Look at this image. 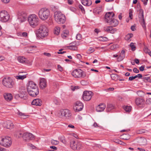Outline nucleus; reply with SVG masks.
<instances>
[{
	"instance_id": "1",
	"label": "nucleus",
	"mask_w": 151,
	"mask_h": 151,
	"mask_svg": "<svg viewBox=\"0 0 151 151\" xmlns=\"http://www.w3.org/2000/svg\"><path fill=\"white\" fill-rule=\"evenodd\" d=\"M27 89L29 95L32 97H36L39 93V90L36 83L32 81L29 82Z\"/></svg>"
},
{
	"instance_id": "2",
	"label": "nucleus",
	"mask_w": 151,
	"mask_h": 151,
	"mask_svg": "<svg viewBox=\"0 0 151 151\" xmlns=\"http://www.w3.org/2000/svg\"><path fill=\"white\" fill-rule=\"evenodd\" d=\"M114 16V14L113 12H108L105 14V20L111 26L115 27L118 25L119 22L117 20L113 18Z\"/></svg>"
},
{
	"instance_id": "3",
	"label": "nucleus",
	"mask_w": 151,
	"mask_h": 151,
	"mask_svg": "<svg viewBox=\"0 0 151 151\" xmlns=\"http://www.w3.org/2000/svg\"><path fill=\"white\" fill-rule=\"evenodd\" d=\"M48 30L44 24H42L40 26L39 29L36 31V35L39 38H43L48 35Z\"/></svg>"
},
{
	"instance_id": "4",
	"label": "nucleus",
	"mask_w": 151,
	"mask_h": 151,
	"mask_svg": "<svg viewBox=\"0 0 151 151\" xmlns=\"http://www.w3.org/2000/svg\"><path fill=\"white\" fill-rule=\"evenodd\" d=\"M54 18L55 21L59 24H63L66 21L65 17L61 12L56 11L54 13Z\"/></svg>"
},
{
	"instance_id": "5",
	"label": "nucleus",
	"mask_w": 151,
	"mask_h": 151,
	"mask_svg": "<svg viewBox=\"0 0 151 151\" xmlns=\"http://www.w3.org/2000/svg\"><path fill=\"white\" fill-rule=\"evenodd\" d=\"M50 15L49 10L46 8H42L39 11V18L43 20L47 19Z\"/></svg>"
},
{
	"instance_id": "6",
	"label": "nucleus",
	"mask_w": 151,
	"mask_h": 151,
	"mask_svg": "<svg viewBox=\"0 0 151 151\" xmlns=\"http://www.w3.org/2000/svg\"><path fill=\"white\" fill-rule=\"evenodd\" d=\"M2 83L5 87L9 88H12L15 84L14 81L10 77L5 78L3 79Z\"/></svg>"
},
{
	"instance_id": "7",
	"label": "nucleus",
	"mask_w": 151,
	"mask_h": 151,
	"mask_svg": "<svg viewBox=\"0 0 151 151\" xmlns=\"http://www.w3.org/2000/svg\"><path fill=\"white\" fill-rule=\"evenodd\" d=\"M28 21L30 26L32 27H35L38 24L39 19L36 15L32 14L29 16Z\"/></svg>"
},
{
	"instance_id": "8",
	"label": "nucleus",
	"mask_w": 151,
	"mask_h": 151,
	"mask_svg": "<svg viewBox=\"0 0 151 151\" xmlns=\"http://www.w3.org/2000/svg\"><path fill=\"white\" fill-rule=\"evenodd\" d=\"M71 74L76 78H83L86 76V73L80 69L74 70L72 72Z\"/></svg>"
},
{
	"instance_id": "9",
	"label": "nucleus",
	"mask_w": 151,
	"mask_h": 151,
	"mask_svg": "<svg viewBox=\"0 0 151 151\" xmlns=\"http://www.w3.org/2000/svg\"><path fill=\"white\" fill-rule=\"evenodd\" d=\"M12 144L11 138L7 137L0 138V144L4 147H8L11 146Z\"/></svg>"
},
{
	"instance_id": "10",
	"label": "nucleus",
	"mask_w": 151,
	"mask_h": 151,
	"mask_svg": "<svg viewBox=\"0 0 151 151\" xmlns=\"http://www.w3.org/2000/svg\"><path fill=\"white\" fill-rule=\"evenodd\" d=\"M10 16L8 12L5 10L0 12V21L3 22H6L9 19Z\"/></svg>"
},
{
	"instance_id": "11",
	"label": "nucleus",
	"mask_w": 151,
	"mask_h": 151,
	"mask_svg": "<svg viewBox=\"0 0 151 151\" xmlns=\"http://www.w3.org/2000/svg\"><path fill=\"white\" fill-rule=\"evenodd\" d=\"M70 145L71 148L73 150H80L82 147L81 144L79 142H76L75 141L72 140L70 141Z\"/></svg>"
},
{
	"instance_id": "12",
	"label": "nucleus",
	"mask_w": 151,
	"mask_h": 151,
	"mask_svg": "<svg viewBox=\"0 0 151 151\" xmlns=\"http://www.w3.org/2000/svg\"><path fill=\"white\" fill-rule=\"evenodd\" d=\"M60 112L61 115L67 119H69L72 116L71 111L68 109H61L60 111Z\"/></svg>"
},
{
	"instance_id": "13",
	"label": "nucleus",
	"mask_w": 151,
	"mask_h": 151,
	"mask_svg": "<svg viewBox=\"0 0 151 151\" xmlns=\"http://www.w3.org/2000/svg\"><path fill=\"white\" fill-rule=\"evenodd\" d=\"M22 137L25 141H29L35 139V136L32 133L25 132L23 134Z\"/></svg>"
},
{
	"instance_id": "14",
	"label": "nucleus",
	"mask_w": 151,
	"mask_h": 151,
	"mask_svg": "<svg viewBox=\"0 0 151 151\" xmlns=\"http://www.w3.org/2000/svg\"><path fill=\"white\" fill-rule=\"evenodd\" d=\"M93 94V93L91 91H85L83 92V99L85 101H89L91 99Z\"/></svg>"
},
{
	"instance_id": "15",
	"label": "nucleus",
	"mask_w": 151,
	"mask_h": 151,
	"mask_svg": "<svg viewBox=\"0 0 151 151\" xmlns=\"http://www.w3.org/2000/svg\"><path fill=\"white\" fill-rule=\"evenodd\" d=\"M139 22H140L143 28H144L145 27V22L144 19L143 11L142 9L139 10Z\"/></svg>"
},
{
	"instance_id": "16",
	"label": "nucleus",
	"mask_w": 151,
	"mask_h": 151,
	"mask_svg": "<svg viewBox=\"0 0 151 151\" xmlns=\"http://www.w3.org/2000/svg\"><path fill=\"white\" fill-rule=\"evenodd\" d=\"M18 19L21 22L25 21L27 17V15L24 12L19 11L17 13Z\"/></svg>"
},
{
	"instance_id": "17",
	"label": "nucleus",
	"mask_w": 151,
	"mask_h": 151,
	"mask_svg": "<svg viewBox=\"0 0 151 151\" xmlns=\"http://www.w3.org/2000/svg\"><path fill=\"white\" fill-rule=\"evenodd\" d=\"M83 104L80 101L76 102L73 106V109L76 111H79L83 109Z\"/></svg>"
},
{
	"instance_id": "18",
	"label": "nucleus",
	"mask_w": 151,
	"mask_h": 151,
	"mask_svg": "<svg viewBox=\"0 0 151 151\" xmlns=\"http://www.w3.org/2000/svg\"><path fill=\"white\" fill-rule=\"evenodd\" d=\"M144 102V99L140 98H137L135 100V103L137 105H141L140 106V107L141 109L143 108L145 106Z\"/></svg>"
},
{
	"instance_id": "19",
	"label": "nucleus",
	"mask_w": 151,
	"mask_h": 151,
	"mask_svg": "<svg viewBox=\"0 0 151 151\" xmlns=\"http://www.w3.org/2000/svg\"><path fill=\"white\" fill-rule=\"evenodd\" d=\"M4 127L7 129H11L14 127V125L12 122L10 120H8L4 122L3 124Z\"/></svg>"
},
{
	"instance_id": "20",
	"label": "nucleus",
	"mask_w": 151,
	"mask_h": 151,
	"mask_svg": "<svg viewBox=\"0 0 151 151\" xmlns=\"http://www.w3.org/2000/svg\"><path fill=\"white\" fill-rule=\"evenodd\" d=\"M40 87L41 89H44L47 86V81L45 78L40 79Z\"/></svg>"
},
{
	"instance_id": "21",
	"label": "nucleus",
	"mask_w": 151,
	"mask_h": 151,
	"mask_svg": "<svg viewBox=\"0 0 151 151\" xmlns=\"http://www.w3.org/2000/svg\"><path fill=\"white\" fill-rule=\"evenodd\" d=\"M42 100L39 99H34L31 104L32 105L41 106L42 105Z\"/></svg>"
},
{
	"instance_id": "22",
	"label": "nucleus",
	"mask_w": 151,
	"mask_h": 151,
	"mask_svg": "<svg viewBox=\"0 0 151 151\" xmlns=\"http://www.w3.org/2000/svg\"><path fill=\"white\" fill-rule=\"evenodd\" d=\"M24 72H19L18 73V75L15 76L17 80H23L26 78V75H22L21 73H25Z\"/></svg>"
},
{
	"instance_id": "23",
	"label": "nucleus",
	"mask_w": 151,
	"mask_h": 151,
	"mask_svg": "<svg viewBox=\"0 0 151 151\" xmlns=\"http://www.w3.org/2000/svg\"><path fill=\"white\" fill-rule=\"evenodd\" d=\"M106 107V105L104 104H100L96 108V110L97 112H101L104 110Z\"/></svg>"
},
{
	"instance_id": "24",
	"label": "nucleus",
	"mask_w": 151,
	"mask_h": 151,
	"mask_svg": "<svg viewBox=\"0 0 151 151\" xmlns=\"http://www.w3.org/2000/svg\"><path fill=\"white\" fill-rule=\"evenodd\" d=\"M138 142L141 145H145L147 144L146 139L144 137H141L138 140Z\"/></svg>"
},
{
	"instance_id": "25",
	"label": "nucleus",
	"mask_w": 151,
	"mask_h": 151,
	"mask_svg": "<svg viewBox=\"0 0 151 151\" xmlns=\"http://www.w3.org/2000/svg\"><path fill=\"white\" fill-rule=\"evenodd\" d=\"M81 2L83 5L88 6L91 5L92 3L91 0H82Z\"/></svg>"
},
{
	"instance_id": "26",
	"label": "nucleus",
	"mask_w": 151,
	"mask_h": 151,
	"mask_svg": "<svg viewBox=\"0 0 151 151\" xmlns=\"http://www.w3.org/2000/svg\"><path fill=\"white\" fill-rule=\"evenodd\" d=\"M5 100L8 101L11 100L12 99V96L11 93H6L4 95Z\"/></svg>"
},
{
	"instance_id": "27",
	"label": "nucleus",
	"mask_w": 151,
	"mask_h": 151,
	"mask_svg": "<svg viewBox=\"0 0 151 151\" xmlns=\"http://www.w3.org/2000/svg\"><path fill=\"white\" fill-rule=\"evenodd\" d=\"M17 59L19 62L22 63H25L27 62V59L23 57H19Z\"/></svg>"
},
{
	"instance_id": "28",
	"label": "nucleus",
	"mask_w": 151,
	"mask_h": 151,
	"mask_svg": "<svg viewBox=\"0 0 151 151\" xmlns=\"http://www.w3.org/2000/svg\"><path fill=\"white\" fill-rule=\"evenodd\" d=\"M114 108V106L112 104H109L107 105L106 109L107 112H109Z\"/></svg>"
},
{
	"instance_id": "29",
	"label": "nucleus",
	"mask_w": 151,
	"mask_h": 151,
	"mask_svg": "<svg viewBox=\"0 0 151 151\" xmlns=\"http://www.w3.org/2000/svg\"><path fill=\"white\" fill-rule=\"evenodd\" d=\"M112 79L116 81L119 79V77L117 74H113L111 75Z\"/></svg>"
},
{
	"instance_id": "30",
	"label": "nucleus",
	"mask_w": 151,
	"mask_h": 151,
	"mask_svg": "<svg viewBox=\"0 0 151 151\" xmlns=\"http://www.w3.org/2000/svg\"><path fill=\"white\" fill-rule=\"evenodd\" d=\"M60 28L58 27H56L54 28V33L57 35L59 34L60 31Z\"/></svg>"
},
{
	"instance_id": "31",
	"label": "nucleus",
	"mask_w": 151,
	"mask_h": 151,
	"mask_svg": "<svg viewBox=\"0 0 151 151\" xmlns=\"http://www.w3.org/2000/svg\"><path fill=\"white\" fill-rule=\"evenodd\" d=\"M121 137L123 139L128 140L130 138V135L128 134H124L121 136Z\"/></svg>"
},
{
	"instance_id": "32",
	"label": "nucleus",
	"mask_w": 151,
	"mask_h": 151,
	"mask_svg": "<svg viewBox=\"0 0 151 151\" xmlns=\"http://www.w3.org/2000/svg\"><path fill=\"white\" fill-rule=\"evenodd\" d=\"M123 108L126 112H129L131 111L132 107L131 106H124Z\"/></svg>"
},
{
	"instance_id": "33",
	"label": "nucleus",
	"mask_w": 151,
	"mask_h": 151,
	"mask_svg": "<svg viewBox=\"0 0 151 151\" xmlns=\"http://www.w3.org/2000/svg\"><path fill=\"white\" fill-rule=\"evenodd\" d=\"M133 35L132 33L128 34L125 37V39L126 40H129L133 36Z\"/></svg>"
},
{
	"instance_id": "34",
	"label": "nucleus",
	"mask_w": 151,
	"mask_h": 151,
	"mask_svg": "<svg viewBox=\"0 0 151 151\" xmlns=\"http://www.w3.org/2000/svg\"><path fill=\"white\" fill-rule=\"evenodd\" d=\"M137 93L139 96H143L144 94L143 92L142 91H138L137 92Z\"/></svg>"
},
{
	"instance_id": "35",
	"label": "nucleus",
	"mask_w": 151,
	"mask_h": 151,
	"mask_svg": "<svg viewBox=\"0 0 151 151\" xmlns=\"http://www.w3.org/2000/svg\"><path fill=\"white\" fill-rule=\"evenodd\" d=\"M112 26H108L106 27H104V30L106 32L110 31V29H112Z\"/></svg>"
},
{
	"instance_id": "36",
	"label": "nucleus",
	"mask_w": 151,
	"mask_h": 151,
	"mask_svg": "<svg viewBox=\"0 0 151 151\" xmlns=\"http://www.w3.org/2000/svg\"><path fill=\"white\" fill-rule=\"evenodd\" d=\"M69 49L70 50H76L77 47L76 46H73V45H70L68 47Z\"/></svg>"
},
{
	"instance_id": "37",
	"label": "nucleus",
	"mask_w": 151,
	"mask_h": 151,
	"mask_svg": "<svg viewBox=\"0 0 151 151\" xmlns=\"http://www.w3.org/2000/svg\"><path fill=\"white\" fill-rule=\"evenodd\" d=\"M28 47L30 49L29 51H32L36 49L37 47L35 45H31L28 46Z\"/></svg>"
},
{
	"instance_id": "38",
	"label": "nucleus",
	"mask_w": 151,
	"mask_h": 151,
	"mask_svg": "<svg viewBox=\"0 0 151 151\" xmlns=\"http://www.w3.org/2000/svg\"><path fill=\"white\" fill-rule=\"evenodd\" d=\"M51 143L52 145H58L59 143V142L57 140L52 139L51 141Z\"/></svg>"
},
{
	"instance_id": "39",
	"label": "nucleus",
	"mask_w": 151,
	"mask_h": 151,
	"mask_svg": "<svg viewBox=\"0 0 151 151\" xmlns=\"http://www.w3.org/2000/svg\"><path fill=\"white\" fill-rule=\"evenodd\" d=\"M18 34L19 35H21L23 37H26L27 36V33L26 32H23L22 33L20 32Z\"/></svg>"
},
{
	"instance_id": "40",
	"label": "nucleus",
	"mask_w": 151,
	"mask_h": 151,
	"mask_svg": "<svg viewBox=\"0 0 151 151\" xmlns=\"http://www.w3.org/2000/svg\"><path fill=\"white\" fill-rule=\"evenodd\" d=\"M143 50L144 52L146 53H148L150 51L147 47L146 46H145Z\"/></svg>"
},
{
	"instance_id": "41",
	"label": "nucleus",
	"mask_w": 151,
	"mask_h": 151,
	"mask_svg": "<svg viewBox=\"0 0 151 151\" xmlns=\"http://www.w3.org/2000/svg\"><path fill=\"white\" fill-rule=\"evenodd\" d=\"M95 51L94 49L92 47H90L88 49V51L87 52L89 53H92L93 52Z\"/></svg>"
},
{
	"instance_id": "42",
	"label": "nucleus",
	"mask_w": 151,
	"mask_h": 151,
	"mask_svg": "<svg viewBox=\"0 0 151 151\" xmlns=\"http://www.w3.org/2000/svg\"><path fill=\"white\" fill-rule=\"evenodd\" d=\"M145 104L147 105L151 104V99L149 98L146 100Z\"/></svg>"
},
{
	"instance_id": "43",
	"label": "nucleus",
	"mask_w": 151,
	"mask_h": 151,
	"mask_svg": "<svg viewBox=\"0 0 151 151\" xmlns=\"http://www.w3.org/2000/svg\"><path fill=\"white\" fill-rule=\"evenodd\" d=\"M108 40V38L106 37H100L99 40L102 41H106Z\"/></svg>"
},
{
	"instance_id": "44",
	"label": "nucleus",
	"mask_w": 151,
	"mask_h": 151,
	"mask_svg": "<svg viewBox=\"0 0 151 151\" xmlns=\"http://www.w3.org/2000/svg\"><path fill=\"white\" fill-rule=\"evenodd\" d=\"M130 46L132 48V50L133 51L135 50L136 47L134 45V43L133 42H131L130 44Z\"/></svg>"
},
{
	"instance_id": "45",
	"label": "nucleus",
	"mask_w": 151,
	"mask_h": 151,
	"mask_svg": "<svg viewBox=\"0 0 151 151\" xmlns=\"http://www.w3.org/2000/svg\"><path fill=\"white\" fill-rule=\"evenodd\" d=\"M82 38V35L81 34H78L76 36V38L78 40H81Z\"/></svg>"
},
{
	"instance_id": "46",
	"label": "nucleus",
	"mask_w": 151,
	"mask_h": 151,
	"mask_svg": "<svg viewBox=\"0 0 151 151\" xmlns=\"http://www.w3.org/2000/svg\"><path fill=\"white\" fill-rule=\"evenodd\" d=\"M58 70L60 71V72H62L63 71V68L62 67L61 65H58Z\"/></svg>"
},
{
	"instance_id": "47",
	"label": "nucleus",
	"mask_w": 151,
	"mask_h": 151,
	"mask_svg": "<svg viewBox=\"0 0 151 151\" xmlns=\"http://www.w3.org/2000/svg\"><path fill=\"white\" fill-rule=\"evenodd\" d=\"M117 31V29L116 28L111 29H110V33L112 34L114 33Z\"/></svg>"
},
{
	"instance_id": "48",
	"label": "nucleus",
	"mask_w": 151,
	"mask_h": 151,
	"mask_svg": "<svg viewBox=\"0 0 151 151\" xmlns=\"http://www.w3.org/2000/svg\"><path fill=\"white\" fill-rule=\"evenodd\" d=\"M78 7H79V8L81 10V11L82 12H85L84 9L82 5H81V4L79 5L78 6Z\"/></svg>"
},
{
	"instance_id": "49",
	"label": "nucleus",
	"mask_w": 151,
	"mask_h": 151,
	"mask_svg": "<svg viewBox=\"0 0 151 151\" xmlns=\"http://www.w3.org/2000/svg\"><path fill=\"white\" fill-rule=\"evenodd\" d=\"M124 57L120 55L119 56L118 58V61L120 62L122 61L124 59Z\"/></svg>"
},
{
	"instance_id": "50",
	"label": "nucleus",
	"mask_w": 151,
	"mask_h": 151,
	"mask_svg": "<svg viewBox=\"0 0 151 151\" xmlns=\"http://www.w3.org/2000/svg\"><path fill=\"white\" fill-rule=\"evenodd\" d=\"M125 52L124 50H122L121 51V53H120V55H121V56L124 57H125Z\"/></svg>"
},
{
	"instance_id": "51",
	"label": "nucleus",
	"mask_w": 151,
	"mask_h": 151,
	"mask_svg": "<svg viewBox=\"0 0 151 151\" xmlns=\"http://www.w3.org/2000/svg\"><path fill=\"white\" fill-rule=\"evenodd\" d=\"M143 79L145 81H147L149 82V80L150 79V77H145L143 78Z\"/></svg>"
},
{
	"instance_id": "52",
	"label": "nucleus",
	"mask_w": 151,
	"mask_h": 151,
	"mask_svg": "<svg viewBox=\"0 0 151 151\" xmlns=\"http://www.w3.org/2000/svg\"><path fill=\"white\" fill-rule=\"evenodd\" d=\"M145 130L144 129H142L138 131L137 132V134H142V133L145 132Z\"/></svg>"
},
{
	"instance_id": "53",
	"label": "nucleus",
	"mask_w": 151,
	"mask_h": 151,
	"mask_svg": "<svg viewBox=\"0 0 151 151\" xmlns=\"http://www.w3.org/2000/svg\"><path fill=\"white\" fill-rule=\"evenodd\" d=\"M134 79L137 78V77H138L139 78H141L142 77V75L140 74H138L137 75H136L135 76H134Z\"/></svg>"
},
{
	"instance_id": "54",
	"label": "nucleus",
	"mask_w": 151,
	"mask_h": 151,
	"mask_svg": "<svg viewBox=\"0 0 151 151\" xmlns=\"http://www.w3.org/2000/svg\"><path fill=\"white\" fill-rule=\"evenodd\" d=\"M133 72L136 73H138L139 72V70L136 68H134L133 69Z\"/></svg>"
},
{
	"instance_id": "55",
	"label": "nucleus",
	"mask_w": 151,
	"mask_h": 151,
	"mask_svg": "<svg viewBox=\"0 0 151 151\" xmlns=\"http://www.w3.org/2000/svg\"><path fill=\"white\" fill-rule=\"evenodd\" d=\"M77 58L80 60L82 59V56L80 54H78L76 55Z\"/></svg>"
},
{
	"instance_id": "56",
	"label": "nucleus",
	"mask_w": 151,
	"mask_h": 151,
	"mask_svg": "<svg viewBox=\"0 0 151 151\" xmlns=\"http://www.w3.org/2000/svg\"><path fill=\"white\" fill-rule=\"evenodd\" d=\"M132 10H130L129 12V17L131 19H132Z\"/></svg>"
},
{
	"instance_id": "57",
	"label": "nucleus",
	"mask_w": 151,
	"mask_h": 151,
	"mask_svg": "<svg viewBox=\"0 0 151 151\" xmlns=\"http://www.w3.org/2000/svg\"><path fill=\"white\" fill-rule=\"evenodd\" d=\"M28 146L31 147L32 149H35L36 148V147L35 146L30 143L28 144Z\"/></svg>"
},
{
	"instance_id": "58",
	"label": "nucleus",
	"mask_w": 151,
	"mask_h": 151,
	"mask_svg": "<svg viewBox=\"0 0 151 151\" xmlns=\"http://www.w3.org/2000/svg\"><path fill=\"white\" fill-rule=\"evenodd\" d=\"M118 144H119L120 145H126V143L123 142L121 140H118Z\"/></svg>"
},
{
	"instance_id": "59",
	"label": "nucleus",
	"mask_w": 151,
	"mask_h": 151,
	"mask_svg": "<svg viewBox=\"0 0 151 151\" xmlns=\"http://www.w3.org/2000/svg\"><path fill=\"white\" fill-rule=\"evenodd\" d=\"M114 90V88H107L106 89V91H113Z\"/></svg>"
},
{
	"instance_id": "60",
	"label": "nucleus",
	"mask_w": 151,
	"mask_h": 151,
	"mask_svg": "<svg viewBox=\"0 0 151 151\" xmlns=\"http://www.w3.org/2000/svg\"><path fill=\"white\" fill-rule=\"evenodd\" d=\"M43 54L45 55V56H46L47 57H49L50 56H51V54H50V53H47V52H44V53H43Z\"/></svg>"
},
{
	"instance_id": "61",
	"label": "nucleus",
	"mask_w": 151,
	"mask_h": 151,
	"mask_svg": "<svg viewBox=\"0 0 151 151\" xmlns=\"http://www.w3.org/2000/svg\"><path fill=\"white\" fill-rule=\"evenodd\" d=\"M145 66L142 65L139 67V69L140 71H143L144 70Z\"/></svg>"
},
{
	"instance_id": "62",
	"label": "nucleus",
	"mask_w": 151,
	"mask_h": 151,
	"mask_svg": "<svg viewBox=\"0 0 151 151\" xmlns=\"http://www.w3.org/2000/svg\"><path fill=\"white\" fill-rule=\"evenodd\" d=\"M23 134L22 133L19 132L17 134V135L19 137H22Z\"/></svg>"
},
{
	"instance_id": "63",
	"label": "nucleus",
	"mask_w": 151,
	"mask_h": 151,
	"mask_svg": "<svg viewBox=\"0 0 151 151\" xmlns=\"http://www.w3.org/2000/svg\"><path fill=\"white\" fill-rule=\"evenodd\" d=\"M76 42H73L70 44V45H73V46H76Z\"/></svg>"
},
{
	"instance_id": "64",
	"label": "nucleus",
	"mask_w": 151,
	"mask_h": 151,
	"mask_svg": "<svg viewBox=\"0 0 151 151\" xmlns=\"http://www.w3.org/2000/svg\"><path fill=\"white\" fill-rule=\"evenodd\" d=\"M68 2L69 4H72L73 3V0H68Z\"/></svg>"
}]
</instances>
